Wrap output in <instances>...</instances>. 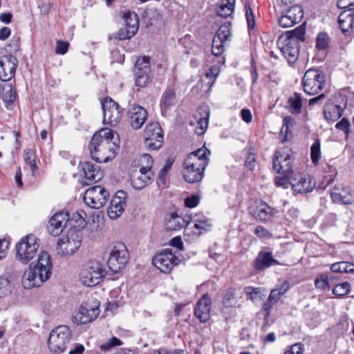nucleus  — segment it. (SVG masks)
I'll return each instance as SVG.
<instances>
[{
	"label": "nucleus",
	"instance_id": "12",
	"mask_svg": "<svg viewBox=\"0 0 354 354\" xmlns=\"http://www.w3.org/2000/svg\"><path fill=\"white\" fill-rule=\"evenodd\" d=\"M103 122L111 126L117 125L122 118L123 109L109 97H106L102 103Z\"/></svg>",
	"mask_w": 354,
	"mask_h": 354
},
{
	"label": "nucleus",
	"instance_id": "46",
	"mask_svg": "<svg viewBox=\"0 0 354 354\" xmlns=\"http://www.w3.org/2000/svg\"><path fill=\"white\" fill-rule=\"evenodd\" d=\"M310 156L312 162L317 165L321 157V144L319 139H317L310 147Z\"/></svg>",
	"mask_w": 354,
	"mask_h": 354
},
{
	"label": "nucleus",
	"instance_id": "15",
	"mask_svg": "<svg viewBox=\"0 0 354 354\" xmlns=\"http://www.w3.org/2000/svg\"><path fill=\"white\" fill-rule=\"evenodd\" d=\"M78 167L83 172V180L81 181L82 185L97 183L104 177V171L92 162H80Z\"/></svg>",
	"mask_w": 354,
	"mask_h": 354
},
{
	"label": "nucleus",
	"instance_id": "6",
	"mask_svg": "<svg viewBox=\"0 0 354 354\" xmlns=\"http://www.w3.org/2000/svg\"><path fill=\"white\" fill-rule=\"evenodd\" d=\"M326 83V77L323 71L310 68L306 71L302 85L304 92L309 95L318 94L324 88Z\"/></svg>",
	"mask_w": 354,
	"mask_h": 354
},
{
	"label": "nucleus",
	"instance_id": "41",
	"mask_svg": "<svg viewBox=\"0 0 354 354\" xmlns=\"http://www.w3.org/2000/svg\"><path fill=\"white\" fill-rule=\"evenodd\" d=\"M305 28L303 25H301L294 30L286 32L283 37H288V39H294L299 43V41H304L305 40Z\"/></svg>",
	"mask_w": 354,
	"mask_h": 354
},
{
	"label": "nucleus",
	"instance_id": "55",
	"mask_svg": "<svg viewBox=\"0 0 354 354\" xmlns=\"http://www.w3.org/2000/svg\"><path fill=\"white\" fill-rule=\"evenodd\" d=\"M135 35L129 34V30H127V28H120L118 32L115 33L112 35V37H110L109 39H112L113 37L114 39L118 40H125V39H129L131 37H133Z\"/></svg>",
	"mask_w": 354,
	"mask_h": 354
},
{
	"label": "nucleus",
	"instance_id": "52",
	"mask_svg": "<svg viewBox=\"0 0 354 354\" xmlns=\"http://www.w3.org/2000/svg\"><path fill=\"white\" fill-rule=\"evenodd\" d=\"M245 18L248 24V27L249 29H254L255 26V20L254 15L253 11L250 7L249 2L245 3Z\"/></svg>",
	"mask_w": 354,
	"mask_h": 354
},
{
	"label": "nucleus",
	"instance_id": "64",
	"mask_svg": "<svg viewBox=\"0 0 354 354\" xmlns=\"http://www.w3.org/2000/svg\"><path fill=\"white\" fill-rule=\"evenodd\" d=\"M220 70L218 66H213L209 69V71L206 73V77L210 80L214 81L218 75L219 74Z\"/></svg>",
	"mask_w": 354,
	"mask_h": 354
},
{
	"label": "nucleus",
	"instance_id": "22",
	"mask_svg": "<svg viewBox=\"0 0 354 354\" xmlns=\"http://www.w3.org/2000/svg\"><path fill=\"white\" fill-rule=\"evenodd\" d=\"M69 219V214L65 212L55 213L48 221L47 225L48 232L53 236H57L63 232Z\"/></svg>",
	"mask_w": 354,
	"mask_h": 354
},
{
	"label": "nucleus",
	"instance_id": "60",
	"mask_svg": "<svg viewBox=\"0 0 354 354\" xmlns=\"http://www.w3.org/2000/svg\"><path fill=\"white\" fill-rule=\"evenodd\" d=\"M350 126L351 124L349 120L347 118H344L336 124L335 127L337 129L344 131L345 134L348 135L350 133Z\"/></svg>",
	"mask_w": 354,
	"mask_h": 354
},
{
	"label": "nucleus",
	"instance_id": "51",
	"mask_svg": "<svg viewBox=\"0 0 354 354\" xmlns=\"http://www.w3.org/2000/svg\"><path fill=\"white\" fill-rule=\"evenodd\" d=\"M141 171H151L153 159L150 154L143 153L140 158Z\"/></svg>",
	"mask_w": 354,
	"mask_h": 354
},
{
	"label": "nucleus",
	"instance_id": "45",
	"mask_svg": "<svg viewBox=\"0 0 354 354\" xmlns=\"http://www.w3.org/2000/svg\"><path fill=\"white\" fill-rule=\"evenodd\" d=\"M330 41L328 35L325 32H319L316 38V48L323 50L328 48Z\"/></svg>",
	"mask_w": 354,
	"mask_h": 354
},
{
	"label": "nucleus",
	"instance_id": "11",
	"mask_svg": "<svg viewBox=\"0 0 354 354\" xmlns=\"http://www.w3.org/2000/svg\"><path fill=\"white\" fill-rule=\"evenodd\" d=\"M164 142V135L157 122L147 124L145 130V145L150 150L160 149Z\"/></svg>",
	"mask_w": 354,
	"mask_h": 354
},
{
	"label": "nucleus",
	"instance_id": "42",
	"mask_svg": "<svg viewBox=\"0 0 354 354\" xmlns=\"http://www.w3.org/2000/svg\"><path fill=\"white\" fill-rule=\"evenodd\" d=\"M6 90L3 93V96L1 98L6 104V107L8 108L10 104H12L16 98V92L14 91L11 84H6Z\"/></svg>",
	"mask_w": 354,
	"mask_h": 354
},
{
	"label": "nucleus",
	"instance_id": "16",
	"mask_svg": "<svg viewBox=\"0 0 354 354\" xmlns=\"http://www.w3.org/2000/svg\"><path fill=\"white\" fill-rule=\"evenodd\" d=\"M277 45L288 62L294 63L297 60L299 53V44L294 39L279 36Z\"/></svg>",
	"mask_w": 354,
	"mask_h": 354
},
{
	"label": "nucleus",
	"instance_id": "29",
	"mask_svg": "<svg viewBox=\"0 0 354 354\" xmlns=\"http://www.w3.org/2000/svg\"><path fill=\"white\" fill-rule=\"evenodd\" d=\"M153 173L152 171H134L131 176V182L133 187L140 190L150 184L152 181Z\"/></svg>",
	"mask_w": 354,
	"mask_h": 354
},
{
	"label": "nucleus",
	"instance_id": "43",
	"mask_svg": "<svg viewBox=\"0 0 354 354\" xmlns=\"http://www.w3.org/2000/svg\"><path fill=\"white\" fill-rule=\"evenodd\" d=\"M295 122V119L293 117L290 115H287L283 118V126L281 129V134L283 136L284 134V137L283 138V142L286 141L288 140V133H290V131L289 129L292 127H293L294 124Z\"/></svg>",
	"mask_w": 354,
	"mask_h": 354
},
{
	"label": "nucleus",
	"instance_id": "20",
	"mask_svg": "<svg viewBox=\"0 0 354 354\" xmlns=\"http://www.w3.org/2000/svg\"><path fill=\"white\" fill-rule=\"evenodd\" d=\"M18 63L17 58L11 54L0 58V80L2 82H8L15 76Z\"/></svg>",
	"mask_w": 354,
	"mask_h": 354
},
{
	"label": "nucleus",
	"instance_id": "25",
	"mask_svg": "<svg viewBox=\"0 0 354 354\" xmlns=\"http://www.w3.org/2000/svg\"><path fill=\"white\" fill-rule=\"evenodd\" d=\"M278 213V210L262 200L257 204L255 209L252 212V216L259 222L266 223L271 221Z\"/></svg>",
	"mask_w": 354,
	"mask_h": 354
},
{
	"label": "nucleus",
	"instance_id": "56",
	"mask_svg": "<svg viewBox=\"0 0 354 354\" xmlns=\"http://www.w3.org/2000/svg\"><path fill=\"white\" fill-rule=\"evenodd\" d=\"M315 286L317 288H329V281L327 275L322 274L315 281Z\"/></svg>",
	"mask_w": 354,
	"mask_h": 354
},
{
	"label": "nucleus",
	"instance_id": "31",
	"mask_svg": "<svg viewBox=\"0 0 354 354\" xmlns=\"http://www.w3.org/2000/svg\"><path fill=\"white\" fill-rule=\"evenodd\" d=\"M192 222L189 235L199 236L204 232H208L211 227L212 223L210 220L207 218H200L198 216H194L193 218L189 217V220Z\"/></svg>",
	"mask_w": 354,
	"mask_h": 354
},
{
	"label": "nucleus",
	"instance_id": "34",
	"mask_svg": "<svg viewBox=\"0 0 354 354\" xmlns=\"http://www.w3.org/2000/svg\"><path fill=\"white\" fill-rule=\"evenodd\" d=\"M205 169L184 165L183 176L185 180L189 183H198L202 180Z\"/></svg>",
	"mask_w": 354,
	"mask_h": 354
},
{
	"label": "nucleus",
	"instance_id": "4",
	"mask_svg": "<svg viewBox=\"0 0 354 354\" xmlns=\"http://www.w3.org/2000/svg\"><path fill=\"white\" fill-rule=\"evenodd\" d=\"M71 339V331L68 326L61 325L54 328L50 333L48 339L49 349L55 353H63L66 344Z\"/></svg>",
	"mask_w": 354,
	"mask_h": 354
},
{
	"label": "nucleus",
	"instance_id": "14",
	"mask_svg": "<svg viewBox=\"0 0 354 354\" xmlns=\"http://www.w3.org/2000/svg\"><path fill=\"white\" fill-rule=\"evenodd\" d=\"M178 261L170 249H165L156 254L152 260L153 266L164 273H169Z\"/></svg>",
	"mask_w": 354,
	"mask_h": 354
},
{
	"label": "nucleus",
	"instance_id": "9",
	"mask_svg": "<svg viewBox=\"0 0 354 354\" xmlns=\"http://www.w3.org/2000/svg\"><path fill=\"white\" fill-rule=\"evenodd\" d=\"M347 106V97L339 94L329 99L324 106V115L326 120L335 122L342 115Z\"/></svg>",
	"mask_w": 354,
	"mask_h": 354
},
{
	"label": "nucleus",
	"instance_id": "54",
	"mask_svg": "<svg viewBox=\"0 0 354 354\" xmlns=\"http://www.w3.org/2000/svg\"><path fill=\"white\" fill-rule=\"evenodd\" d=\"M224 41L214 37L212 41V53L214 55L218 57L224 51Z\"/></svg>",
	"mask_w": 354,
	"mask_h": 354
},
{
	"label": "nucleus",
	"instance_id": "49",
	"mask_svg": "<svg viewBox=\"0 0 354 354\" xmlns=\"http://www.w3.org/2000/svg\"><path fill=\"white\" fill-rule=\"evenodd\" d=\"M122 344V342L120 339L115 337H113L107 342L102 344L100 345V349L103 352H109L115 346H120Z\"/></svg>",
	"mask_w": 354,
	"mask_h": 354
},
{
	"label": "nucleus",
	"instance_id": "53",
	"mask_svg": "<svg viewBox=\"0 0 354 354\" xmlns=\"http://www.w3.org/2000/svg\"><path fill=\"white\" fill-rule=\"evenodd\" d=\"M347 262L342 261L335 263L331 265L330 270L333 272H341V273H354V270H348Z\"/></svg>",
	"mask_w": 354,
	"mask_h": 354
},
{
	"label": "nucleus",
	"instance_id": "44",
	"mask_svg": "<svg viewBox=\"0 0 354 354\" xmlns=\"http://www.w3.org/2000/svg\"><path fill=\"white\" fill-rule=\"evenodd\" d=\"M230 27L231 24L230 22L225 23L218 29L214 37L225 42L230 36Z\"/></svg>",
	"mask_w": 354,
	"mask_h": 354
},
{
	"label": "nucleus",
	"instance_id": "17",
	"mask_svg": "<svg viewBox=\"0 0 354 354\" xmlns=\"http://www.w3.org/2000/svg\"><path fill=\"white\" fill-rule=\"evenodd\" d=\"M99 313V302H95L93 306L86 304L80 306L78 312L72 317V321L77 325L87 324L96 319Z\"/></svg>",
	"mask_w": 354,
	"mask_h": 354
},
{
	"label": "nucleus",
	"instance_id": "36",
	"mask_svg": "<svg viewBox=\"0 0 354 354\" xmlns=\"http://www.w3.org/2000/svg\"><path fill=\"white\" fill-rule=\"evenodd\" d=\"M124 27L127 28L129 34L136 35L139 28V20L135 12H126L122 15Z\"/></svg>",
	"mask_w": 354,
	"mask_h": 354
},
{
	"label": "nucleus",
	"instance_id": "62",
	"mask_svg": "<svg viewBox=\"0 0 354 354\" xmlns=\"http://www.w3.org/2000/svg\"><path fill=\"white\" fill-rule=\"evenodd\" d=\"M69 44L67 41L59 40L57 41L55 53L59 55H64L68 51Z\"/></svg>",
	"mask_w": 354,
	"mask_h": 354
},
{
	"label": "nucleus",
	"instance_id": "57",
	"mask_svg": "<svg viewBox=\"0 0 354 354\" xmlns=\"http://www.w3.org/2000/svg\"><path fill=\"white\" fill-rule=\"evenodd\" d=\"M282 176H277L275 178V185L277 187H283L286 188L290 181L292 179V174H282Z\"/></svg>",
	"mask_w": 354,
	"mask_h": 354
},
{
	"label": "nucleus",
	"instance_id": "35",
	"mask_svg": "<svg viewBox=\"0 0 354 354\" xmlns=\"http://www.w3.org/2000/svg\"><path fill=\"white\" fill-rule=\"evenodd\" d=\"M176 103V92L174 88H167L160 99V109L162 113L166 112Z\"/></svg>",
	"mask_w": 354,
	"mask_h": 354
},
{
	"label": "nucleus",
	"instance_id": "40",
	"mask_svg": "<svg viewBox=\"0 0 354 354\" xmlns=\"http://www.w3.org/2000/svg\"><path fill=\"white\" fill-rule=\"evenodd\" d=\"M13 288V284L7 275L0 277V298L10 295Z\"/></svg>",
	"mask_w": 354,
	"mask_h": 354
},
{
	"label": "nucleus",
	"instance_id": "61",
	"mask_svg": "<svg viewBox=\"0 0 354 354\" xmlns=\"http://www.w3.org/2000/svg\"><path fill=\"white\" fill-rule=\"evenodd\" d=\"M200 202V197L198 195H192L185 199V205L189 208L196 207Z\"/></svg>",
	"mask_w": 354,
	"mask_h": 354
},
{
	"label": "nucleus",
	"instance_id": "47",
	"mask_svg": "<svg viewBox=\"0 0 354 354\" xmlns=\"http://www.w3.org/2000/svg\"><path fill=\"white\" fill-rule=\"evenodd\" d=\"M235 290L234 288H228L226 290L223 298V304L225 308L232 307L234 304Z\"/></svg>",
	"mask_w": 354,
	"mask_h": 354
},
{
	"label": "nucleus",
	"instance_id": "21",
	"mask_svg": "<svg viewBox=\"0 0 354 354\" xmlns=\"http://www.w3.org/2000/svg\"><path fill=\"white\" fill-rule=\"evenodd\" d=\"M209 155H210V151L208 149L205 147L198 149L187 156L183 165L205 169L209 162Z\"/></svg>",
	"mask_w": 354,
	"mask_h": 354
},
{
	"label": "nucleus",
	"instance_id": "10",
	"mask_svg": "<svg viewBox=\"0 0 354 354\" xmlns=\"http://www.w3.org/2000/svg\"><path fill=\"white\" fill-rule=\"evenodd\" d=\"M109 198V192L100 185L88 188L84 193L83 200L91 208L99 209L102 207Z\"/></svg>",
	"mask_w": 354,
	"mask_h": 354
},
{
	"label": "nucleus",
	"instance_id": "5",
	"mask_svg": "<svg viewBox=\"0 0 354 354\" xmlns=\"http://www.w3.org/2000/svg\"><path fill=\"white\" fill-rule=\"evenodd\" d=\"M106 272L101 263L91 261L87 263L80 274V280L88 287L95 286L100 283Z\"/></svg>",
	"mask_w": 354,
	"mask_h": 354
},
{
	"label": "nucleus",
	"instance_id": "37",
	"mask_svg": "<svg viewBox=\"0 0 354 354\" xmlns=\"http://www.w3.org/2000/svg\"><path fill=\"white\" fill-rule=\"evenodd\" d=\"M288 111L294 115H298L301 112L302 99L300 95L296 92L288 99Z\"/></svg>",
	"mask_w": 354,
	"mask_h": 354
},
{
	"label": "nucleus",
	"instance_id": "27",
	"mask_svg": "<svg viewBox=\"0 0 354 354\" xmlns=\"http://www.w3.org/2000/svg\"><path fill=\"white\" fill-rule=\"evenodd\" d=\"M212 301L209 295L206 293L200 298L194 309V315L202 323H205L210 318L209 312Z\"/></svg>",
	"mask_w": 354,
	"mask_h": 354
},
{
	"label": "nucleus",
	"instance_id": "32",
	"mask_svg": "<svg viewBox=\"0 0 354 354\" xmlns=\"http://www.w3.org/2000/svg\"><path fill=\"white\" fill-rule=\"evenodd\" d=\"M279 264L278 260L273 258L271 252L260 251L254 260V268L256 270L261 271Z\"/></svg>",
	"mask_w": 354,
	"mask_h": 354
},
{
	"label": "nucleus",
	"instance_id": "33",
	"mask_svg": "<svg viewBox=\"0 0 354 354\" xmlns=\"http://www.w3.org/2000/svg\"><path fill=\"white\" fill-rule=\"evenodd\" d=\"M353 3L348 4L343 8H348L347 10L342 11L338 17L339 28L343 32H347L353 28L354 26V13L351 6Z\"/></svg>",
	"mask_w": 354,
	"mask_h": 354
},
{
	"label": "nucleus",
	"instance_id": "13",
	"mask_svg": "<svg viewBox=\"0 0 354 354\" xmlns=\"http://www.w3.org/2000/svg\"><path fill=\"white\" fill-rule=\"evenodd\" d=\"M82 236L79 232H72L71 236L59 239L57 244V254L66 257L73 254L80 247Z\"/></svg>",
	"mask_w": 354,
	"mask_h": 354
},
{
	"label": "nucleus",
	"instance_id": "30",
	"mask_svg": "<svg viewBox=\"0 0 354 354\" xmlns=\"http://www.w3.org/2000/svg\"><path fill=\"white\" fill-rule=\"evenodd\" d=\"M209 108L207 105H203L198 108L194 115L196 122L198 125L195 129L197 135L201 136L205 132L209 124Z\"/></svg>",
	"mask_w": 354,
	"mask_h": 354
},
{
	"label": "nucleus",
	"instance_id": "26",
	"mask_svg": "<svg viewBox=\"0 0 354 354\" xmlns=\"http://www.w3.org/2000/svg\"><path fill=\"white\" fill-rule=\"evenodd\" d=\"M292 189L299 194L310 192L315 187V181L310 176L297 175L290 181Z\"/></svg>",
	"mask_w": 354,
	"mask_h": 354
},
{
	"label": "nucleus",
	"instance_id": "3",
	"mask_svg": "<svg viewBox=\"0 0 354 354\" xmlns=\"http://www.w3.org/2000/svg\"><path fill=\"white\" fill-rule=\"evenodd\" d=\"M39 241L32 234L23 236L15 245L16 259L21 263H28L36 256L39 247Z\"/></svg>",
	"mask_w": 354,
	"mask_h": 354
},
{
	"label": "nucleus",
	"instance_id": "7",
	"mask_svg": "<svg viewBox=\"0 0 354 354\" xmlns=\"http://www.w3.org/2000/svg\"><path fill=\"white\" fill-rule=\"evenodd\" d=\"M129 259V253L126 245L121 243H116L111 248L107 260L109 271L114 274L122 270Z\"/></svg>",
	"mask_w": 354,
	"mask_h": 354
},
{
	"label": "nucleus",
	"instance_id": "8",
	"mask_svg": "<svg viewBox=\"0 0 354 354\" xmlns=\"http://www.w3.org/2000/svg\"><path fill=\"white\" fill-rule=\"evenodd\" d=\"M150 61L151 58L146 55L139 57L136 59L133 71L136 86L145 87L151 80Z\"/></svg>",
	"mask_w": 354,
	"mask_h": 354
},
{
	"label": "nucleus",
	"instance_id": "58",
	"mask_svg": "<svg viewBox=\"0 0 354 354\" xmlns=\"http://www.w3.org/2000/svg\"><path fill=\"white\" fill-rule=\"evenodd\" d=\"M24 153H26V157L24 158L26 163H28L30 167L32 175L34 174L35 171L37 169V166L36 165L35 159L31 158L30 153H32V151L30 149H25Z\"/></svg>",
	"mask_w": 354,
	"mask_h": 354
},
{
	"label": "nucleus",
	"instance_id": "23",
	"mask_svg": "<svg viewBox=\"0 0 354 354\" xmlns=\"http://www.w3.org/2000/svg\"><path fill=\"white\" fill-rule=\"evenodd\" d=\"M127 194L122 190L118 191L112 197L110 206L108 207L107 214L110 218L116 219L123 212L126 205Z\"/></svg>",
	"mask_w": 354,
	"mask_h": 354
},
{
	"label": "nucleus",
	"instance_id": "50",
	"mask_svg": "<svg viewBox=\"0 0 354 354\" xmlns=\"http://www.w3.org/2000/svg\"><path fill=\"white\" fill-rule=\"evenodd\" d=\"M350 292V284L348 282H344L336 285L333 288V293L338 297L346 295Z\"/></svg>",
	"mask_w": 354,
	"mask_h": 354
},
{
	"label": "nucleus",
	"instance_id": "38",
	"mask_svg": "<svg viewBox=\"0 0 354 354\" xmlns=\"http://www.w3.org/2000/svg\"><path fill=\"white\" fill-rule=\"evenodd\" d=\"M330 197L335 203L351 205L354 203V193L350 189L348 192H345V194L331 192Z\"/></svg>",
	"mask_w": 354,
	"mask_h": 354
},
{
	"label": "nucleus",
	"instance_id": "59",
	"mask_svg": "<svg viewBox=\"0 0 354 354\" xmlns=\"http://www.w3.org/2000/svg\"><path fill=\"white\" fill-rule=\"evenodd\" d=\"M254 232L256 236L261 239H270L272 236V234L261 225L257 226Z\"/></svg>",
	"mask_w": 354,
	"mask_h": 354
},
{
	"label": "nucleus",
	"instance_id": "39",
	"mask_svg": "<svg viewBox=\"0 0 354 354\" xmlns=\"http://www.w3.org/2000/svg\"><path fill=\"white\" fill-rule=\"evenodd\" d=\"M236 0H221L217 10L220 17L227 18L232 15L234 10Z\"/></svg>",
	"mask_w": 354,
	"mask_h": 354
},
{
	"label": "nucleus",
	"instance_id": "24",
	"mask_svg": "<svg viewBox=\"0 0 354 354\" xmlns=\"http://www.w3.org/2000/svg\"><path fill=\"white\" fill-rule=\"evenodd\" d=\"M191 225V221L183 218L175 212L167 214L165 217V228L167 231H176L185 227V232L189 235L192 229Z\"/></svg>",
	"mask_w": 354,
	"mask_h": 354
},
{
	"label": "nucleus",
	"instance_id": "28",
	"mask_svg": "<svg viewBox=\"0 0 354 354\" xmlns=\"http://www.w3.org/2000/svg\"><path fill=\"white\" fill-rule=\"evenodd\" d=\"M128 118L131 127L139 129L145 124L147 117V111L140 105H134L127 112Z\"/></svg>",
	"mask_w": 354,
	"mask_h": 354
},
{
	"label": "nucleus",
	"instance_id": "19",
	"mask_svg": "<svg viewBox=\"0 0 354 354\" xmlns=\"http://www.w3.org/2000/svg\"><path fill=\"white\" fill-rule=\"evenodd\" d=\"M292 155L277 151L272 160L273 169L281 174H292Z\"/></svg>",
	"mask_w": 354,
	"mask_h": 354
},
{
	"label": "nucleus",
	"instance_id": "63",
	"mask_svg": "<svg viewBox=\"0 0 354 354\" xmlns=\"http://www.w3.org/2000/svg\"><path fill=\"white\" fill-rule=\"evenodd\" d=\"M255 156L254 153H250L248 154L245 160V165L250 170H253L255 167Z\"/></svg>",
	"mask_w": 354,
	"mask_h": 354
},
{
	"label": "nucleus",
	"instance_id": "18",
	"mask_svg": "<svg viewBox=\"0 0 354 354\" xmlns=\"http://www.w3.org/2000/svg\"><path fill=\"white\" fill-rule=\"evenodd\" d=\"M304 16L302 8L299 5H294L282 12L278 19L279 26L283 28L293 26L298 24Z\"/></svg>",
	"mask_w": 354,
	"mask_h": 354
},
{
	"label": "nucleus",
	"instance_id": "2",
	"mask_svg": "<svg viewBox=\"0 0 354 354\" xmlns=\"http://www.w3.org/2000/svg\"><path fill=\"white\" fill-rule=\"evenodd\" d=\"M53 263L50 256L46 251H41L37 259V262L31 263L29 268L22 277V283L25 288H32L40 286L51 276Z\"/></svg>",
	"mask_w": 354,
	"mask_h": 354
},
{
	"label": "nucleus",
	"instance_id": "48",
	"mask_svg": "<svg viewBox=\"0 0 354 354\" xmlns=\"http://www.w3.org/2000/svg\"><path fill=\"white\" fill-rule=\"evenodd\" d=\"M174 159L172 157H169L165 161L163 167L160 169L158 174V178L163 183H165L166 176L171 169L172 165L174 164Z\"/></svg>",
	"mask_w": 354,
	"mask_h": 354
},
{
	"label": "nucleus",
	"instance_id": "1",
	"mask_svg": "<svg viewBox=\"0 0 354 354\" xmlns=\"http://www.w3.org/2000/svg\"><path fill=\"white\" fill-rule=\"evenodd\" d=\"M119 136H115L110 129H102L95 133L89 143L91 158L97 162H106L112 160L119 149Z\"/></svg>",
	"mask_w": 354,
	"mask_h": 354
}]
</instances>
